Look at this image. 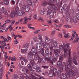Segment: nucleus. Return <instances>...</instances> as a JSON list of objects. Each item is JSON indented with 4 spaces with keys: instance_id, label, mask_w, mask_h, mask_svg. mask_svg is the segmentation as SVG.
I'll use <instances>...</instances> for the list:
<instances>
[{
    "instance_id": "obj_38",
    "label": "nucleus",
    "mask_w": 79,
    "mask_h": 79,
    "mask_svg": "<svg viewBox=\"0 0 79 79\" xmlns=\"http://www.w3.org/2000/svg\"><path fill=\"white\" fill-rule=\"evenodd\" d=\"M39 53L41 54L43 56H44V51H43L41 50L39 51Z\"/></svg>"
},
{
    "instance_id": "obj_59",
    "label": "nucleus",
    "mask_w": 79,
    "mask_h": 79,
    "mask_svg": "<svg viewBox=\"0 0 79 79\" xmlns=\"http://www.w3.org/2000/svg\"><path fill=\"white\" fill-rule=\"evenodd\" d=\"M15 21H16V20H14L12 21V23H11V24L12 25H13L14 24H15Z\"/></svg>"
},
{
    "instance_id": "obj_8",
    "label": "nucleus",
    "mask_w": 79,
    "mask_h": 79,
    "mask_svg": "<svg viewBox=\"0 0 79 79\" xmlns=\"http://www.w3.org/2000/svg\"><path fill=\"white\" fill-rule=\"evenodd\" d=\"M63 8L64 10L66 11V15H69V12H68V11L69 9V7L65 4L64 5Z\"/></svg>"
},
{
    "instance_id": "obj_18",
    "label": "nucleus",
    "mask_w": 79,
    "mask_h": 79,
    "mask_svg": "<svg viewBox=\"0 0 79 79\" xmlns=\"http://www.w3.org/2000/svg\"><path fill=\"white\" fill-rule=\"evenodd\" d=\"M30 71H31V75L32 76V77H34V75H35V76H38V75L37 74H36L35 73H34V71L32 69L31 70H29Z\"/></svg>"
},
{
    "instance_id": "obj_6",
    "label": "nucleus",
    "mask_w": 79,
    "mask_h": 79,
    "mask_svg": "<svg viewBox=\"0 0 79 79\" xmlns=\"http://www.w3.org/2000/svg\"><path fill=\"white\" fill-rule=\"evenodd\" d=\"M25 14V12L23 10H18L15 13L16 16H21Z\"/></svg>"
},
{
    "instance_id": "obj_25",
    "label": "nucleus",
    "mask_w": 79,
    "mask_h": 79,
    "mask_svg": "<svg viewBox=\"0 0 79 79\" xmlns=\"http://www.w3.org/2000/svg\"><path fill=\"white\" fill-rule=\"evenodd\" d=\"M54 75V73L52 72H51L49 73V76L50 77H52Z\"/></svg>"
},
{
    "instance_id": "obj_12",
    "label": "nucleus",
    "mask_w": 79,
    "mask_h": 79,
    "mask_svg": "<svg viewBox=\"0 0 79 79\" xmlns=\"http://www.w3.org/2000/svg\"><path fill=\"white\" fill-rule=\"evenodd\" d=\"M36 46L38 50H41L42 48V44L41 43H37Z\"/></svg>"
},
{
    "instance_id": "obj_28",
    "label": "nucleus",
    "mask_w": 79,
    "mask_h": 79,
    "mask_svg": "<svg viewBox=\"0 0 79 79\" xmlns=\"http://www.w3.org/2000/svg\"><path fill=\"white\" fill-rule=\"evenodd\" d=\"M79 39V37L78 38H76L74 39V41H73L72 42L73 44H75V43H77V42H78V40Z\"/></svg>"
},
{
    "instance_id": "obj_45",
    "label": "nucleus",
    "mask_w": 79,
    "mask_h": 79,
    "mask_svg": "<svg viewBox=\"0 0 79 79\" xmlns=\"http://www.w3.org/2000/svg\"><path fill=\"white\" fill-rule=\"evenodd\" d=\"M39 13L40 15H44V12L42 11V10H40V11Z\"/></svg>"
},
{
    "instance_id": "obj_54",
    "label": "nucleus",
    "mask_w": 79,
    "mask_h": 79,
    "mask_svg": "<svg viewBox=\"0 0 79 79\" xmlns=\"http://www.w3.org/2000/svg\"><path fill=\"white\" fill-rule=\"evenodd\" d=\"M77 17V19L79 20V13H78L76 14Z\"/></svg>"
},
{
    "instance_id": "obj_60",
    "label": "nucleus",
    "mask_w": 79,
    "mask_h": 79,
    "mask_svg": "<svg viewBox=\"0 0 79 79\" xmlns=\"http://www.w3.org/2000/svg\"><path fill=\"white\" fill-rule=\"evenodd\" d=\"M42 67L43 68H44V69H47L48 68V66H42Z\"/></svg>"
},
{
    "instance_id": "obj_53",
    "label": "nucleus",
    "mask_w": 79,
    "mask_h": 79,
    "mask_svg": "<svg viewBox=\"0 0 79 79\" xmlns=\"http://www.w3.org/2000/svg\"><path fill=\"white\" fill-rule=\"evenodd\" d=\"M35 47H33L32 48V49H31V51L32 52H33V53H36V51H33V50H34V49H35Z\"/></svg>"
},
{
    "instance_id": "obj_13",
    "label": "nucleus",
    "mask_w": 79,
    "mask_h": 79,
    "mask_svg": "<svg viewBox=\"0 0 79 79\" xmlns=\"http://www.w3.org/2000/svg\"><path fill=\"white\" fill-rule=\"evenodd\" d=\"M1 10L2 12V13H4V15H8V13L7 12V10L4 7H2V8L1 9Z\"/></svg>"
},
{
    "instance_id": "obj_36",
    "label": "nucleus",
    "mask_w": 79,
    "mask_h": 79,
    "mask_svg": "<svg viewBox=\"0 0 79 79\" xmlns=\"http://www.w3.org/2000/svg\"><path fill=\"white\" fill-rule=\"evenodd\" d=\"M30 60V63L31 64H33L35 63V62L34 61V60H33L32 58V60Z\"/></svg>"
},
{
    "instance_id": "obj_64",
    "label": "nucleus",
    "mask_w": 79,
    "mask_h": 79,
    "mask_svg": "<svg viewBox=\"0 0 79 79\" xmlns=\"http://www.w3.org/2000/svg\"><path fill=\"white\" fill-rule=\"evenodd\" d=\"M23 20H24L23 19H20L19 20H18V21L19 23V22H22Z\"/></svg>"
},
{
    "instance_id": "obj_46",
    "label": "nucleus",
    "mask_w": 79,
    "mask_h": 79,
    "mask_svg": "<svg viewBox=\"0 0 79 79\" xmlns=\"http://www.w3.org/2000/svg\"><path fill=\"white\" fill-rule=\"evenodd\" d=\"M63 60V56H60V57L59 58V60L60 61H62Z\"/></svg>"
},
{
    "instance_id": "obj_15",
    "label": "nucleus",
    "mask_w": 79,
    "mask_h": 79,
    "mask_svg": "<svg viewBox=\"0 0 79 79\" xmlns=\"http://www.w3.org/2000/svg\"><path fill=\"white\" fill-rule=\"evenodd\" d=\"M16 12H15V10H13L11 12V13L10 15V18H13L16 16Z\"/></svg>"
},
{
    "instance_id": "obj_1",
    "label": "nucleus",
    "mask_w": 79,
    "mask_h": 79,
    "mask_svg": "<svg viewBox=\"0 0 79 79\" xmlns=\"http://www.w3.org/2000/svg\"><path fill=\"white\" fill-rule=\"evenodd\" d=\"M69 58H68V62H67V65H65V69L66 73H67L69 71V69L71 68V65L73 64L72 59L71 57V49L69 50Z\"/></svg>"
},
{
    "instance_id": "obj_62",
    "label": "nucleus",
    "mask_w": 79,
    "mask_h": 79,
    "mask_svg": "<svg viewBox=\"0 0 79 79\" xmlns=\"http://www.w3.org/2000/svg\"><path fill=\"white\" fill-rule=\"evenodd\" d=\"M55 56L56 58H57L59 56V55L57 53H56Z\"/></svg>"
},
{
    "instance_id": "obj_58",
    "label": "nucleus",
    "mask_w": 79,
    "mask_h": 79,
    "mask_svg": "<svg viewBox=\"0 0 79 79\" xmlns=\"http://www.w3.org/2000/svg\"><path fill=\"white\" fill-rule=\"evenodd\" d=\"M41 60L43 63H45V61H46L45 58V59H42V60Z\"/></svg>"
},
{
    "instance_id": "obj_48",
    "label": "nucleus",
    "mask_w": 79,
    "mask_h": 79,
    "mask_svg": "<svg viewBox=\"0 0 79 79\" xmlns=\"http://www.w3.org/2000/svg\"><path fill=\"white\" fill-rule=\"evenodd\" d=\"M37 37L36 36H34L33 38V40L35 42H37Z\"/></svg>"
},
{
    "instance_id": "obj_24",
    "label": "nucleus",
    "mask_w": 79,
    "mask_h": 79,
    "mask_svg": "<svg viewBox=\"0 0 79 79\" xmlns=\"http://www.w3.org/2000/svg\"><path fill=\"white\" fill-rule=\"evenodd\" d=\"M73 63H74V64H75V65H77V64H78V63L77 62V61H76V59H75V58H73Z\"/></svg>"
},
{
    "instance_id": "obj_55",
    "label": "nucleus",
    "mask_w": 79,
    "mask_h": 79,
    "mask_svg": "<svg viewBox=\"0 0 79 79\" xmlns=\"http://www.w3.org/2000/svg\"><path fill=\"white\" fill-rule=\"evenodd\" d=\"M37 14H35L33 16L34 19H37Z\"/></svg>"
},
{
    "instance_id": "obj_16",
    "label": "nucleus",
    "mask_w": 79,
    "mask_h": 79,
    "mask_svg": "<svg viewBox=\"0 0 79 79\" xmlns=\"http://www.w3.org/2000/svg\"><path fill=\"white\" fill-rule=\"evenodd\" d=\"M23 19L24 20L23 23V24H26L27 23V21L29 20V18H27V17H25L23 18Z\"/></svg>"
},
{
    "instance_id": "obj_5",
    "label": "nucleus",
    "mask_w": 79,
    "mask_h": 79,
    "mask_svg": "<svg viewBox=\"0 0 79 79\" xmlns=\"http://www.w3.org/2000/svg\"><path fill=\"white\" fill-rule=\"evenodd\" d=\"M45 59L47 61H51V63H52V64H53L54 62H55V61H56V58H55V57L51 56L50 57H49V59L48 58V57H45Z\"/></svg>"
},
{
    "instance_id": "obj_3",
    "label": "nucleus",
    "mask_w": 79,
    "mask_h": 79,
    "mask_svg": "<svg viewBox=\"0 0 79 79\" xmlns=\"http://www.w3.org/2000/svg\"><path fill=\"white\" fill-rule=\"evenodd\" d=\"M59 50H63L65 52L67 50V49L69 48V43H67L66 44L65 43H64L63 44H61L59 46Z\"/></svg>"
},
{
    "instance_id": "obj_30",
    "label": "nucleus",
    "mask_w": 79,
    "mask_h": 79,
    "mask_svg": "<svg viewBox=\"0 0 79 79\" xmlns=\"http://www.w3.org/2000/svg\"><path fill=\"white\" fill-rule=\"evenodd\" d=\"M13 77L14 79H18V75L17 74H14L13 75Z\"/></svg>"
},
{
    "instance_id": "obj_7",
    "label": "nucleus",
    "mask_w": 79,
    "mask_h": 79,
    "mask_svg": "<svg viewBox=\"0 0 79 79\" xmlns=\"http://www.w3.org/2000/svg\"><path fill=\"white\" fill-rule=\"evenodd\" d=\"M35 60H38V63H41V58L37 54V52H36L35 54V57L34 58Z\"/></svg>"
},
{
    "instance_id": "obj_49",
    "label": "nucleus",
    "mask_w": 79,
    "mask_h": 79,
    "mask_svg": "<svg viewBox=\"0 0 79 79\" xmlns=\"http://www.w3.org/2000/svg\"><path fill=\"white\" fill-rule=\"evenodd\" d=\"M39 19H40V20L41 21V22L42 23H44V20L41 17H39Z\"/></svg>"
},
{
    "instance_id": "obj_27",
    "label": "nucleus",
    "mask_w": 79,
    "mask_h": 79,
    "mask_svg": "<svg viewBox=\"0 0 79 79\" xmlns=\"http://www.w3.org/2000/svg\"><path fill=\"white\" fill-rule=\"evenodd\" d=\"M26 7L25 11H26V12H29V10H30V8H29V7L27 6Z\"/></svg>"
},
{
    "instance_id": "obj_11",
    "label": "nucleus",
    "mask_w": 79,
    "mask_h": 79,
    "mask_svg": "<svg viewBox=\"0 0 79 79\" xmlns=\"http://www.w3.org/2000/svg\"><path fill=\"white\" fill-rule=\"evenodd\" d=\"M34 55V54L31 52H30L28 53V56H27V58L28 60H32V57Z\"/></svg>"
},
{
    "instance_id": "obj_32",
    "label": "nucleus",
    "mask_w": 79,
    "mask_h": 79,
    "mask_svg": "<svg viewBox=\"0 0 79 79\" xmlns=\"http://www.w3.org/2000/svg\"><path fill=\"white\" fill-rule=\"evenodd\" d=\"M29 46V44L27 43L23 45V48H27L28 46Z\"/></svg>"
},
{
    "instance_id": "obj_39",
    "label": "nucleus",
    "mask_w": 79,
    "mask_h": 79,
    "mask_svg": "<svg viewBox=\"0 0 79 79\" xmlns=\"http://www.w3.org/2000/svg\"><path fill=\"white\" fill-rule=\"evenodd\" d=\"M38 36L39 37V39L41 40H42V34H39L38 35Z\"/></svg>"
},
{
    "instance_id": "obj_14",
    "label": "nucleus",
    "mask_w": 79,
    "mask_h": 79,
    "mask_svg": "<svg viewBox=\"0 0 79 79\" xmlns=\"http://www.w3.org/2000/svg\"><path fill=\"white\" fill-rule=\"evenodd\" d=\"M47 14V15H49V16L50 17V18H52L53 16H54V12L52 11H49V12H48Z\"/></svg>"
},
{
    "instance_id": "obj_23",
    "label": "nucleus",
    "mask_w": 79,
    "mask_h": 79,
    "mask_svg": "<svg viewBox=\"0 0 79 79\" xmlns=\"http://www.w3.org/2000/svg\"><path fill=\"white\" fill-rule=\"evenodd\" d=\"M3 3L5 5H8L9 4V1L8 0H4Z\"/></svg>"
},
{
    "instance_id": "obj_43",
    "label": "nucleus",
    "mask_w": 79,
    "mask_h": 79,
    "mask_svg": "<svg viewBox=\"0 0 79 79\" xmlns=\"http://www.w3.org/2000/svg\"><path fill=\"white\" fill-rule=\"evenodd\" d=\"M55 31H52L51 32V35L52 36H54L55 35Z\"/></svg>"
},
{
    "instance_id": "obj_35",
    "label": "nucleus",
    "mask_w": 79,
    "mask_h": 79,
    "mask_svg": "<svg viewBox=\"0 0 79 79\" xmlns=\"http://www.w3.org/2000/svg\"><path fill=\"white\" fill-rule=\"evenodd\" d=\"M57 65L58 67H60V66H61V62L60 61H58L57 63Z\"/></svg>"
},
{
    "instance_id": "obj_20",
    "label": "nucleus",
    "mask_w": 79,
    "mask_h": 79,
    "mask_svg": "<svg viewBox=\"0 0 79 79\" xmlns=\"http://www.w3.org/2000/svg\"><path fill=\"white\" fill-rule=\"evenodd\" d=\"M73 21L75 23H77V18L76 16H73Z\"/></svg>"
},
{
    "instance_id": "obj_29",
    "label": "nucleus",
    "mask_w": 79,
    "mask_h": 79,
    "mask_svg": "<svg viewBox=\"0 0 79 79\" xmlns=\"http://www.w3.org/2000/svg\"><path fill=\"white\" fill-rule=\"evenodd\" d=\"M36 72H37L38 73H40L41 72V69H40V68L37 67L36 69Z\"/></svg>"
},
{
    "instance_id": "obj_52",
    "label": "nucleus",
    "mask_w": 79,
    "mask_h": 79,
    "mask_svg": "<svg viewBox=\"0 0 79 79\" xmlns=\"http://www.w3.org/2000/svg\"><path fill=\"white\" fill-rule=\"evenodd\" d=\"M7 42H9L10 41V40H11V37H10L9 36H7Z\"/></svg>"
},
{
    "instance_id": "obj_40",
    "label": "nucleus",
    "mask_w": 79,
    "mask_h": 79,
    "mask_svg": "<svg viewBox=\"0 0 79 79\" xmlns=\"http://www.w3.org/2000/svg\"><path fill=\"white\" fill-rule=\"evenodd\" d=\"M64 37L65 38H68V37H69V33H67L64 35Z\"/></svg>"
},
{
    "instance_id": "obj_37",
    "label": "nucleus",
    "mask_w": 79,
    "mask_h": 79,
    "mask_svg": "<svg viewBox=\"0 0 79 79\" xmlns=\"http://www.w3.org/2000/svg\"><path fill=\"white\" fill-rule=\"evenodd\" d=\"M28 67L29 70H31L32 69V67L31 66V64H28L27 65Z\"/></svg>"
},
{
    "instance_id": "obj_9",
    "label": "nucleus",
    "mask_w": 79,
    "mask_h": 79,
    "mask_svg": "<svg viewBox=\"0 0 79 79\" xmlns=\"http://www.w3.org/2000/svg\"><path fill=\"white\" fill-rule=\"evenodd\" d=\"M44 40H45V45H48L50 43L52 42V40L48 37L47 36H45L44 37Z\"/></svg>"
},
{
    "instance_id": "obj_33",
    "label": "nucleus",
    "mask_w": 79,
    "mask_h": 79,
    "mask_svg": "<svg viewBox=\"0 0 79 79\" xmlns=\"http://www.w3.org/2000/svg\"><path fill=\"white\" fill-rule=\"evenodd\" d=\"M27 6H26L25 5H23V6L21 8L22 10H25Z\"/></svg>"
},
{
    "instance_id": "obj_4",
    "label": "nucleus",
    "mask_w": 79,
    "mask_h": 79,
    "mask_svg": "<svg viewBox=\"0 0 79 79\" xmlns=\"http://www.w3.org/2000/svg\"><path fill=\"white\" fill-rule=\"evenodd\" d=\"M63 66L61 67L60 68L59 70H58L57 72V74L58 75H60V78L61 79H65L66 78V77H68V76L65 75V74H64L61 73V72L63 71Z\"/></svg>"
},
{
    "instance_id": "obj_47",
    "label": "nucleus",
    "mask_w": 79,
    "mask_h": 79,
    "mask_svg": "<svg viewBox=\"0 0 79 79\" xmlns=\"http://www.w3.org/2000/svg\"><path fill=\"white\" fill-rule=\"evenodd\" d=\"M11 61H16V58L15 57V58L12 57L11 59Z\"/></svg>"
},
{
    "instance_id": "obj_34",
    "label": "nucleus",
    "mask_w": 79,
    "mask_h": 79,
    "mask_svg": "<svg viewBox=\"0 0 79 79\" xmlns=\"http://www.w3.org/2000/svg\"><path fill=\"white\" fill-rule=\"evenodd\" d=\"M16 37H19V38H21L22 37V36L20 35H15V37H14V39H16Z\"/></svg>"
},
{
    "instance_id": "obj_50",
    "label": "nucleus",
    "mask_w": 79,
    "mask_h": 79,
    "mask_svg": "<svg viewBox=\"0 0 79 79\" xmlns=\"http://www.w3.org/2000/svg\"><path fill=\"white\" fill-rule=\"evenodd\" d=\"M23 60L25 62V63H27V62H28V60L26 59H25L24 58H23Z\"/></svg>"
},
{
    "instance_id": "obj_42",
    "label": "nucleus",
    "mask_w": 79,
    "mask_h": 79,
    "mask_svg": "<svg viewBox=\"0 0 79 79\" xmlns=\"http://www.w3.org/2000/svg\"><path fill=\"white\" fill-rule=\"evenodd\" d=\"M40 31V30H38L36 31H35L34 32V34H38Z\"/></svg>"
},
{
    "instance_id": "obj_56",
    "label": "nucleus",
    "mask_w": 79,
    "mask_h": 79,
    "mask_svg": "<svg viewBox=\"0 0 79 79\" xmlns=\"http://www.w3.org/2000/svg\"><path fill=\"white\" fill-rule=\"evenodd\" d=\"M28 27L29 29H34L35 30V28L34 27H31L30 26H28Z\"/></svg>"
},
{
    "instance_id": "obj_31",
    "label": "nucleus",
    "mask_w": 79,
    "mask_h": 79,
    "mask_svg": "<svg viewBox=\"0 0 79 79\" xmlns=\"http://www.w3.org/2000/svg\"><path fill=\"white\" fill-rule=\"evenodd\" d=\"M45 53L46 54H48L50 53V50L48 48L46 49L45 50Z\"/></svg>"
},
{
    "instance_id": "obj_26",
    "label": "nucleus",
    "mask_w": 79,
    "mask_h": 79,
    "mask_svg": "<svg viewBox=\"0 0 79 79\" xmlns=\"http://www.w3.org/2000/svg\"><path fill=\"white\" fill-rule=\"evenodd\" d=\"M28 50V49L27 48H26L25 49H22L21 50V52L22 53H26V52H27V51Z\"/></svg>"
},
{
    "instance_id": "obj_41",
    "label": "nucleus",
    "mask_w": 79,
    "mask_h": 79,
    "mask_svg": "<svg viewBox=\"0 0 79 79\" xmlns=\"http://www.w3.org/2000/svg\"><path fill=\"white\" fill-rule=\"evenodd\" d=\"M32 66H33V68L34 69H35L37 68V65L35 64V63L33 64H32Z\"/></svg>"
},
{
    "instance_id": "obj_22",
    "label": "nucleus",
    "mask_w": 79,
    "mask_h": 79,
    "mask_svg": "<svg viewBox=\"0 0 79 79\" xmlns=\"http://www.w3.org/2000/svg\"><path fill=\"white\" fill-rule=\"evenodd\" d=\"M3 74V70L2 69H0V79H2Z\"/></svg>"
},
{
    "instance_id": "obj_10",
    "label": "nucleus",
    "mask_w": 79,
    "mask_h": 79,
    "mask_svg": "<svg viewBox=\"0 0 79 79\" xmlns=\"http://www.w3.org/2000/svg\"><path fill=\"white\" fill-rule=\"evenodd\" d=\"M65 75L68 76V77H66L67 78H68L69 77V75H72V76H75V74L74 73V71H73V70L70 69L69 71L68 74H67V75L66 73Z\"/></svg>"
},
{
    "instance_id": "obj_19",
    "label": "nucleus",
    "mask_w": 79,
    "mask_h": 79,
    "mask_svg": "<svg viewBox=\"0 0 79 79\" xmlns=\"http://www.w3.org/2000/svg\"><path fill=\"white\" fill-rule=\"evenodd\" d=\"M26 2L29 5H30V6H31V5L32 6H34L31 0H27Z\"/></svg>"
},
{
    "instance_id": "obj_57",
    "label": "nucleus",
    "mask_w": 79,
    "mask_h": 79,
    "mask_svg": "<svg viewBox=\"0 0 79 79\" xmlns=\"http://www.w3.org/2000/svg\"><path fill=\"white\" fill-rule=\"evenodd\" d=\"M53 73H57V69L56 68H54L53 69Z\"/></svg>"
},
{
    "instance_id": "obj_17",
    "label": "nucleus",
    "mask_w": 79,
    "mask_h": 79,
    "mask_svg": "<svg viewBox=\"0 0 79 79\" xmlns=\"http://www.w3.org/2000/svg\"><path fill=\"white\" fill-rule=\"evenodd\" d=\"M58 42L57 41H55L52 43V45L53 47L54 48H58Z\"/></svg>"
},
{
    "instance_id": "obj_51",
    "label": "nucleus",
    "mask_w": 79,
    "mask_h": 79,
    "mask_svg": "<svg viewBox=\"0 0 79 79\" xmlns=\"http://www.w3.org/2000/svg\"><path fill=\"white\" fill-rule=\"evenodd\" d=\"M75 37V35L74 34H72V38L70 39V40H73V38H74Z\"/></svg>"
},
{
    "instance_id": "obj_61",
    "label": "nucleus",
    "mask_w": 79,
    "mask_h": 79,
    "mask_svg": "<svg viewBox=\"0 0 79 79\" xmlns=\"http://www.w3.org/2000/svg\"><path fill=\"white\" fill-rule=\"evenodd\" d=\"M23 59H24V57H19V60H23Z\"/></svg>"
},
{
    "instance_id": "obj_63",
    "label": "nucleus",
    "mask_w": 79,
    "mask_h": 79,
    "mask_svg": "<svg viewBox=\"0 0 79 79\" xmlns=\"http://www.w3.org/2000/svg\"><path fill=\"white\" fill-rule=\"evenodd\" d=\"M48 23L49 24V25H52V22L51 21H48Z\"/></svg>"
},
{
    "instance_id": "obj_21",
    "label": "nucleus",
    "mask_w": 79,
    "mask_h": 79,
    "mask_svg": "<svg viewBox=\"0 0 79 79\" xmlns=\"http://www.w3.org/2000/svg\"><path fill=\"white\" fill-rule=\"evenodd\" d=\"M68 49H67V50L65 51H64V57H67L68 56V53H67V52H68Z\"/></svg>"
},
{
    "instance_id": "obj_2",
    "label": "nucleus",
    "mask_w": 79,
    "mask_h": 79,
    "mask_svg": "<svg viewBox=\"0 0 79 79\" xmlns=\"http://www.w3.org/2000/svg\"><path fill=\"white\" fill-rule=\"evenodd\" d=\"M48 5L49 6L47 7V8L48 10L47 12H49L50 11H52V8H53V11H54L55 13H56L57 8H56V6L55 5L53 4H51L50 3H48Z\"/></svg>"
},
{
    "instance_id": "obj_44",
    "label": "nucleus",
    "mask_w": 79,
    "mask_h": 79,
    "mask_svg": "<svg viewBox=\"0 0 79 79\" xmlns=\"http://www.w3.org/2000/svg\"><path fill=\"white\" fill-rule=\"evenodd\" d=\"M48 3H50L49 2H44L43 4V6H46V5H48Z\"/></svg>"
}]
</instances>
